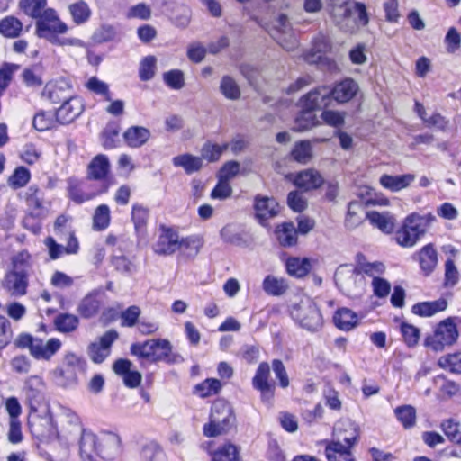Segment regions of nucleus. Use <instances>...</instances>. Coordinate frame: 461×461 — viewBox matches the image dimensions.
<instances>
[{"instance_id": "obj_1", "label": "nucleus", "mask_w": 461, "mask_h": 461, "mask_svg": "<svg viewBox=\"0 0 461 461\" xmlns=\"http://www.w3.org/2000/svg\"><path fill=\"white\" fill-rule=\"evenodd\" d=\"M121 439L113 432L95 434L83 430L79 442V454L82 461H94L99 456L111 460L120 453Z\"/></svg>"}, {"instance_id": "obj_2", "label": "nucleus", "mask_w": 461, "mask_h": 461, "mask_svg": "<svg viewBox=\"0 0 461 461\" xmlns=\"http://www.w3.org/2000/svg\"><path fill=\"white\" fill-rule=\"evenodd\" d=\"M436 221L431 213L424 215L412 212L406 216L401 227L395 232L397 244L403 248H411L426 234L430 225Z\"/></svg>"}, {"instance_id": "obj_3", "label": "nucleus", "mask_w": 461, "mask_h": 461, "mask_svg": "<svg viewBox=\"0 0 461 461\" xmlns=\"http://www.w3.org/2000/svg\"><path fill=\"white\" fill-rule=\"evenodd\" d=\"M68 30V25L62 22L56 10L49 8L38 21H36V34L40 38L46 39L56 45H77L79 40L60 39L59 34H65Z\"/></svg>"}, {"instance_id": "obj_4", "label": "nucleus", "mask_w": 461, "mask_h": 461, "mask_svg": "<svg viewBox=\"0 0 461 461\" xmlns=\"http://www.w3.org/2000/svg\"><path fill=\"white\" fill-rule=\"evenodd\" d=\"M234 421L230 404L223 400H217L212 406L210 421L203 426V434L212 438L227 433Z\"/></svg>"}, {"instance_id": "obj_5", "label": "nucleus", "mask_w": 461, "mask_h": 461, "mask_svg": "<svg viewBox=\"0 0 461 461\" xmlns=\"http://www.w3.org/2000/svg\"><path fill=\"white\" fill-rule=\"evenodd\" d=\"M292 318L302 327L311 331L322 326V316L316 303L308 296H303L291 308Z\"/></svg>"}, {"instance_id": "obj_6", "label": "nucleus", "mask_w": 461, "mask_h": 461, "mask_svg": "<svg viewBox=\"0 0 461 461\" xmlns=\"http://www.w3.org/2000/svg\"><path fill=\"white\" fill-rule=\"evenodd\" d=\"M183 246H193L194 249V252L197 251V247L194 240L181 238L177 231L171 228L162 227L161 233L157 241L152 245V249L157 255L170 256L179 251Z\"/></svg>"}, {"instance_id": "obj_7", "label": "nucleus", "mask_w": 461, "mask_h": 461, "mask_svg": "<svg viewBox=\"0 0 461 461\" xmlns=\"http://www.w3.org/2000/svg\"><path fill=\"white\" fill-rule=\"evenodd\" d=\"M458 339L456 325L447 318L438 323L434 333L425 339V346L435 352L442 351L446 347L454 345Z\"/></svg>"}, {"instance_id": "obj_8", "label": "nucleus", "mask_w": 461, "mask_h": 461, "mask_svg": "<svg viewBox=\"0 0 461 461\" xmlns=\"http://www.w3.org/2000/svg\"><path fill=\"white\" fill-rule=\"evenodd\" d=\"M337 286L348 296L355 297L363 290V276L351 265L339 266L334 275Z\"/></svg>"}, {"instance_id": "obj_9", "label": "nucleus", "mask_w": 461, "mask_h": 461, "mask_svg": "<svg viewBox=\"0 0 461 461\" xmlns=\"http://www.w3.org/2000/svg\"><path fill=\"white\" fill-rule=\"evenodd\" d=\"M83 369V360L73 353H68L64 356L61 366L53 370L52 375L59 386L68 387L77 383V375Z\"/></svg>"}, {"instance_id": "obj_10", "label": "nucleus", "mask_w": 461, "mask_h": 461, "mask_svg": "<svg viewBox=\"0 0 461 461\" xmlns=\"http://www.w3.org/2000/svg\"><path fill=\"white\" fill-rule=\"evenodd\" d=\"M171 351V343L166 339H152L142 343H134L131 347L132 355L152 361L165 359Z\"/></svg>"}, {"instance_id": "obj_11", "label": "nucleus", "mask_w": 461, "mask_h": 461, "mask_svg": "<svg viewBox=\"0 0 461 461\" xmlns=\"http://www.w3.org/2000/svg\"><path fill=\"white\" fill-rule=\"evenodd\" d=\"M272 36L287 51L295 50L298 45L296 36L292 30L287 16L285 14L279 15L276 20Z\"/></svg>"}, {"instance_id": "obj_12", "label": "nucleus", "mask_w": 461, "mask_h": 461, "mask_svg": "<svg viewBox=\"0 0 461 461\" xmlns=\"http://www.w3.org/2000/svg\"><path fill=\"white\" fill-rule=\"evenodd\" d=\"M43 97L53 104L64 102L72 96V86L69 80L59 78L46 84L43 92Z\"/></svg>"}, {"instance_id": "obj_13", "label": "nucleus", "mask_w": 461, "mask_h": 461, "mask_svg": "<svg viewBox=\"0 0 461 461\" xmlns=\"http://www.w3.org/2000/svg\"><path fill=\"white\" fill-rule=\"evenodd\" d=\"M29 274L21 270H11L5 274L3 280V287L14 297H21L26 294Z\"/></svg>"}, {"instance_id": "obj_14", "label": "nucleus", "mask_w": 461, "mask_h": 461, "mask_svg": "<svg viewBox=\"0 0 461 461\" xmlns=\"http://www.w3.org/2000/svg\"><path fill=\"white\" fill-rule=\"evenodd\" d=\"M117 337L116 331L109 330L98 341L91 343L88 347L91 360L97 364L102 363L110 355V348Z\"/></svg>"}, {"instance_id": "obj_15", "label": "nucleus", "mask_w": 461, "mask_h": 461, "mask_svg": "<svg viewBox=\"0 0 461 461\" xmlns=\"http://www.w3.org/2000/svg\"><path fill=\"white\" fill-rule=\"evenodd\" d=\"M330 104V89L327 86H320L309 92L300 100L302 109L313 112Z\"/></svg>"}, {"instance_id": "obj_16", "label": "nucleus", "mask_w": 461, "mask_h": 461, "mask_svg": "<svg viewBox=\"0 0 461 461\" xmlns=\"http://www.w3.org/2000/svg\"><path fill=\"white\" fill-rule=\"evenodd\" d=\"M333 438L331 442L345 443V446L353 447L357 442L358 430L351 420H339L334 426Z\"/></svg>"}, {"instance_id": "obj_17", "label": "nucleus", "mask_w": 461, "mask_h": 461, "mask_svg": "<svg viewBox=\"0 0 461 461\" xmlns=\"http://www.w3.org/2000/svg\"><path fill=\"white\" fill-rule=\"evenodd\" d=\"M83 110L82 100L77 96H71L56 111L57 120L62 124L69 123L77 118Z\"/></svg>"}, {"instance_id": "obj_18", "label": "nucleus", "mask_w": 461, "mask_h": 461, "mask_svg": "<svg viewBox=\"0 0 461 461\" xmlns=\"http://www.w3.org/2000/svg\"><path fill=\"white\" fill-rule=\"evenodd\" d=\"M61 341L56 338H51L47 341L38 339L32 345L30 354L37 360L50 361L61 348Z\"/></svg>"}, {"instance_id": "obj_19", "label": "nucleus", "mask_w": 461, "mask_h": 461, "mask_svg": "<svg viewBox=\"0 0 461 461\" xmlns=\"http://www.w3.org/2000/svg\"><path fill=\"white\" fill-rule=\"evenodd\" d=\"M323 183V176L319 171L312 168L299 172L294 179V184L304 191L317 189L321 187Z\"/></svg>"}, {"instance_id": "obj_20", "label": "nucleus", "mask_w": 461, "mask_h": 461, "mask_svg": "<svg viewBox=\"0 0 461 461\" xmlns=\"http://www.w3.org/2000/svg\"><path fill=\"white\" fill-rule=\"evenodd\" d=\"M132 363L127 359H118L113 364V371L123 376V382L130 388L138 387L142 380V375L138 371H132Z\"/></svg>"}, {"instance_id": "obj_21", "label": "nucleus", "mask_w": 461, "mask_h": 461, "mask_svg": "<svg viewBox=\"0 0 461 461\" xmlns=\"http://www.w3.org/2000/svg\"><path fill=\"white\" fill-rule=\"evenodd\" d=\"M270 374V367L267 363L262 362L259 364L256 375L253 377V386L261 392L262 398L269 400L273 396V388L268 382Z\"/></svg>"}, {"instance_id": "obj_22", "label": "nucleus", "mask_w": 461, "mask_h": 461, "mask_svg": "<svg viewBox=\"0 0 461 461\" xmlns=\"http://www.w3.org/2000/svg\"><path fill=\"white\" fill-rule=\"evenodd\" d=\"M254 207L256 216L261 224H264L265 221L276 216L279 212L278 203L274 198L267 196L257 197Z\"/></svg>"}, {"instance_id": "obj_23", "label": "nucleus", "mask_w": 461, "mask_h": 461, "mask_svg": "<svg viewBox=\"0 0 461 461\" xmlns=\"http://www.w3.org/2000/svg\"><path fill=\"white\" fill-rule=\"evenodd\" d=\"M25 200L30 210V216L44 218L47 215V209L43 205L42 194L38 187L30 186L25 193Z\"/></svg>"}, {"instance_id": "obj_24", "label": "nucleus", "mask_w": 461, "mask_h": 461, "mask_svg": "<svg viewBox=\"0 0 461 461\" xmlns=\"http://www.w3.org/2000/svg\"><path fill=\"white\" fill-rule=\"evenodd\" d=\"M358 91V85L352 79H345L330 89V100L338 103H347L351 100Z\"/></svg>"}, {"instance_id": "obj_25", "label": "nucleus", "mask_w": 461, "mask_h": 461, "mask_svg": "<svg viewBox=\"0 0 461 461\" xmlns=\"http://www.w3.org/2000/svg\"><path fill=\"white\" fill-rule=\"evenodd\" d=\"M45 384L39 375L29 376L23 386V393L30 404L39 403L42 400Z\"/></svg>"}, {"instance_id": "obj_26", "label": "nucleus", "mask_w": 461, "mask_h": 461, "mask_svg": "<svg viewBox=\"0 0 461 461\" xmlns=\"http://www.w3.org/2000/svg\"><path fill=\"white\" fill-rule=\"evenodd\" d=\"M415 179V176L412 174H405L399 176H392L384 174L379 178L380 185L391 191L399 192L408 187Z\"/></svg>"}, {"instance_id": "obj_27", "label": "nucleus", "mask_w": 461, "mask_h": 461, "mask_svg": "<svg viewBox=\"0 0 461 461\" xmlns=\"http://www.w3.org/2000/svg\"><path fill=\"white\" fill-rule=\"evenodd\" d=\"M351 448L339 442H328L325 456L328 461H357Z\"/></svg>"}, {"instance_id": "obj_28", "label": "nucleus", "mask_w": 461, "mask_h": 461, "mask_svg": "<svg viewBox=\"0 0 461 461\" xmlns=\"http://www.w3.org/2000/svg\"><path fill=\"white\" fill-rule=\"evenodd\" d=\"M110 172V162L104 154L96 155L87 167V176L90 179L103 180Z\"/></svg>"}, {"instance_id": "obj_29", "label": "nucleus", "mask_w": 461, "mask_h": 461, "mask_svg": "<svg viewBox=\"0 0 461 461\" xmlns=\"http://www.w3.org/2000/svg\"><path fill=\"white\" fill-rule=\"evenodd\" d=\"M176 167H181L187 175L198 172L203 167V158L189 153L176 156L172 159Z\"/></svg>"}, {"instance_id": "obj_30", "label": "nucleus", "mask_w": 461, "mask_h": 461, "mask_svg": "<svg viewBox=\"0 0 461 461\" xmlns=\"http://www.w3.org/2000/svg\"><path fill=\"white\" fill-rule=\"evenodd\" d=\"M358 316L348 308H339L333 316L335 326L345 331L353 330L358 324Z\"/></svg>"}, {"instance_id": "obj_31", "label": "nucleus", "mask_w": 461, "mask_h": 461, "mask_svg": "<svg viewBox=\"0 0 461 461\" xmlns=\"http://www.w3.org/2000/svg\"><path fill=\"white\" fill-rule=\"evenodd\" d=\"M420 267L424 275L429 276L438 264V253L432 244H428L418 252Z\"/></svg>"}, {"instance_id": "obj_32", "label": "nucleus", "mask_w": 461, "mask_h": 461, "mask_svg": "<svg viewBox=\"0 0 461 461\" xmlns=\"http://www.w3.org/2000/svg\"><path fill=\"white\" fill-rule=\"evenodd\" d=\"M366 218L372 225L377 227L384 233H391L393 230L395 218L388 212H378L375 211L366 212Z\"/></svg>"}, {"instance_id": "obj_33", "label": "nucleus", "mask_w": 461, "mask_h": 461, "mask_svg": "<svg viewBox=\"0 0 461 461\" xmlns=\"http://www.w3.org/2000/svg\"><path fill=\"white\" fill-rule=\"evenodd\" d=\"M126 143L131 148L143 146L150 138V131L142 126H131L123 134Z\"/></svg>"}, {"instance_id": "obj_34", "label": "nucleus", "mask_w": 461, "mask_h": 461, "mask_svg": "<svg viewBox=\"0 0 461 461\" xmlns=\"http://www.w3.org/2000/svg\"><path fill=\"white\" fill-rule=\"evenodd\" d=\"M32 426L34 427L35 433H37L38 437L52 438L59 435L57 427L50 413L38 418Z\"/></svg>"}, {"instance_id": "obj_35", "label": "nucleus", "mask_w": 461, "mask_h": 461, "mask_svg": "<svg viewBox=\"0 0 461 461\" xmlns=\"http://www.w3.org/2000/svg\"><path fill=\"white\" fill-rule=\"evenodd\" d=\"M262 286L267 294L273 296H280L284 294L289 287L288 283L285 278L271 275L265 277Z\"/></svg>"}, {"instance_id": "obj_36", "label": "nucleus", "mask_w": 461, "mask_h": 461, "mask_svg": "<svg viewBox=\"0 0 461 461\" xmlns=\"http://www.w3.org/2000/svg\"><path fill=\"white\" fill-rule=\"evenodd\" d=\"M276 235L283 247H290L297 242V230L292 222H285L277 226Z\"/></svg>"}, {"instance_id": "obj_37", "label": "nucleus", "mask_w": 461, "mask_h": 461, "mask_svg": "<svg viewBox=\"0 0 461 461\" xmlns=\"http://www.w3.org/2000/svg\"><path fill=\"white\" fill-rule=\"evenodd\" d=\"M19 7L26 15L37 21L50 8L47 7V0H21Z\"/></svg>"}, {"instance_id": "obj_38", "label": "nucleus", "mask_w": 461, "mask_h": 461, "mask_svg": "<svg viewBox=\"0 0 461 461\" xmlns=\"http://www.w3.org/2000/svg\"><path fill=\"white\" fill-rule=\"evenodd\" d=\"M140 456L144 461H166V455L156 441L145 442L140 449Z\"/></svg>"}, {"instance_id": "obj_39", "label": "nucleus", "mask_w": 461, "mask_h": 461, "mask_svg": "<svg viewBox=\"0 0 461 461\" xmlns=\"http://www.w3.org/2000/svg\"><path fill=\"white\" fill-rule=\"evenodd\" d=\"M311 268V261L306 258H290L286 261L287 273L298 278L305 276Z\"/></svg>"}, {"instance_id": "obj_40", "label": "nucleus", "mask_w": 461, "mask_h": 461, "mask_svg": "<svg viewBox=\"0 0 461 461\" xmlns=\"http://www.w3.org/2000/svg\"><path fill=\"white\" fill-rule=\"evenodd\" d=\"M447 306V301L440 299L434 302H423L417 303L413 305L412 312L420 316L429 317L438 312L444 311Z\"/></svg>"}, {"instance_id": "obj_41", "label": "nucleus", "mask_w": 461, "mask_h": 461, "mask_svg": "<svg viewBox=\"0 0 461 461\" xmlns=\"http://www.w3.org/2000/svg\"><path fill=\"white\" fill-rule=\"evenodd\" d=\"M68 8L73 22L77 24H82L87 22L92 14L88 4L84 0L72 3Z\"/></svg>"}, {"instance_id": "obj_42", "label": "nucleus", "mask_w": 461, "mask_h": 461, "mask_svg": "<svg viewBox=\"0 0 461 461\" xmlns=\"http://www.w3.org/2000/svg\"><path fill=\"white\" fill-rule=\"evenodd\" d=\"M22 30V22L14 16H6L0 21V34L5 37L16 38Z\"/></svg>"}, {"instance_id": "obj_43", "label": "nucleus", "mask_w": 461, "mask_h": 461, "mask_svg": "<svg viewBox=\"0 0 461 461\" xmlns=\"http://www.w3.org/2000/svg\"><path fill=\"white\" fill-rule=\"evenodd\" d=\"M59 122L56 113L41 111L37 113L32 121L33 127L39 131H44L54 128Z\"/></svg>"}, {"instance_id": "obj_44", "label": "nucleus", "mask_w": 461, "mask_h": 461, "mask_svg": "<svg viewBox=\"0 0 461 461\" xmlns=\"http://www.w3.org/2000/svg\"><path fill=\"white\" fill-rule=\"evenodd\" d=\"M221 386L220 380L216 378H207L194 386V393L201 398L209 397L218 393Z\"/></svg>"}, {"instance_id": "obj_45", "label": "nucleus", "mask_w": 461, "mask_h": 461, "mask_svg": "<svg viewBox=\"0 0 461 461\" xmlns=\"http://www.w3.org/2000/svg\"><path fill=\"white\" fill-rule=\"evenodd\" d=\"M397 420L404 429H411L416 424V410L411 405H402L394 410Z\"/></svg>"}, {"instance_id": "obj_46", "label": "nucleus", "mask_w": 461, "mask_h": 461, "mask_svg": "<svg viewBox=\"0 0 461 461\" xmlns=\"http://www.w3.org/2000/svg\"><path fill=\"white\" fill-rule=\"evenodd\" d=\"M111 221L110 209L106 204L96 207L93 214V230L100 231L108 228Z\"/></svg>"}, {"instance_id": "obj_47", "label": "nucleus", "mask_w": 461, "mask_h": 461, "mask_svg": "<svg viewBox=\"0 0 461 461\" xmlns=\"http://www.w3.org/2000/svg\"><path fill=\"white\" fill-rule=\"evenodd\" d=\"M319 124V120L312 111L302 109V112L295 118L294 130L304 131Z\"/></svg>"}, {"instance_id": "obj_48", "label": "nucleus", "mask_w": 461, "mask_h": 461, "mask_svg": "<svg viewBox=\"0 0 461 461\" xmlns=\"http://www.w3.org/2000/svg\"><path fill=\"white\" fill-rule=\"evenodd\" d=\"M291 155L293 158L302 164H306L310 161L312 158V146L309 141L303 140L297 142L292 152Z\"/></svg>"}, {"instance_id": "obj_49", "label": "nucleus", "mask_w": 461, "mask_h": 461, "mask_svg": "<svg viewBox=\"0 0 461 461\" xmlns=\"http://www.w3.org/2000/svg\"><path fill=\"white\" fill-rule=\"evenodd\" d=\"M221 239L228 243L241 246L245 243L242 233L240 229L234 224H228L221 230Z\"/></svg>"}, {"instance_id": "obj_50", "label": "nucleus", "mask_w": 461, "mask_h": 461, "mask_svg": "<svg viewBox=\"0 0 461 461\" xmlns=\"http://www.w3.org/2000/svg\"><path fill=\"white\" fill-rule=\"evenodd\" d=\"M362 212H364V211L359 203H349L348 214L345 221L347 228L354 229L357 227L363 221Z\"/></svg>"}, {"instance_id": "obj_51", "label": "nucleus", "mask_w": 461, "mask_h": 461, "mask_svg": "<svg viewBox=\"0 0 461 461\" xmlns=\"http://www.w3.org/2000/svg\"><path fill=\"white\" fill-rule=\"evenodd\" d=\"M85 86L92 93L101 95L106 101H111V94L108 85L98 79L96 77H90L85 84Z\"/></svg>"}, {"instance_id": "obj_52", "label": "nucleus", "mask_w": 461, "mask_h": 461, "mask_svg": "<svg viewBox=\"0 0 461 461\" xmlns=\"http://www.w3.org/2000/svg\"><path fill=\"white\" fill-rule=\"evenodd\" d=\"M239 450L233 444H226L212 454V461H238Z\"/></svg>"}, {"instance_id": "obj_53", "label": "nucleus", "mask_w": 461, "mask_h": 461, "mask_svg": "<svg viewBox=\"0 0 461 461\" xmlns=\"http://www.w3.org/2000/svg\"><path fill=\"white\" fill-rule=\"evenodd\" d=\"M440 427L451 442L461 444L460 424L457 421L454 419H448L443 420Z\"/></svg>"}, {"instance_id": "obj_54", "label": "nucleus", "mask_w": 461, "mask_h": 461, "mask_svg": "<svg viewBox=\"0 0 461 461\" xmlns=\"http://www.w3.org/2000/svg\"><path fill=\"white\" fill-rule=\"evenodd\" d=\"M30 178V171L24 167H19L8 178V185L14 189H18L25 186Z\"/></svg>"}, {"instance_id": "obj_55", "label": "nucleus", "mask_w": 461, "mask_h": 461, "mask_svg": "<svg viewBox=\"0 0 461 461\" xmlns=\"http://www.w3.org/2000/svg\"><path fill=\"white\" fill-rule=\"evenodd\" d=\"M330 49V41L325 36H320L316 38L312 47V55L308 57L309 62L314 63L319 62L322 55L325 54Z\"/></svg>"}, {"instance_id": "obj_56", "label": "nucleus", "mask_w": 461, "mask_h": 461, "mask_svg": "<svg viewBox=\"0 0 461 461\" xmlns=\"http://www.w3.org/2000/svg\"><path fill=\"white\" fill-rule=\"evenodd\" d=\"M220 88L222 95L228 99L236 100L240 96V87L230 77H223Z\"/></svg>"}, {"instance_id": "obj_57", "label": "nucleus", "mask_w": 461, "mask_h": 461, "mask_svg": "<svg viewBox=\"0 0 461 461\" xmlns=\"http://www.w3.org/2000/svg\"><path fill=\"white\" fill-rule=\"evenodd\" d=\"M227 145H218V144H212V143H206L203 145L202 150H201V158L203 159H206L209 162H214L217 161L222 152L227 149Z\"/></svg>"}, {"instance_id": "obj_58", "label": "nucleus", "mask_w": 461, "mask_h": 461, "mask_svg": "<svg viewBox=\"0 0 461 461\" xmlns=\"http://www.w3.org/2000/svg\"><path fill=\"white\" fill-rule=\"evenodd\" d=\"M357 269L359 273H362L373 277H379L384 270L385 267L382 262L375 261V262H366V261H359Z\"/></svg>"}, {"instance_id": "obj_59", "label": "nucleus", "mask_w": 461, "mask_h": 461, "mask_svg": "<svg viewBox=\"0 0 461 461\" xmlns=\"http://www.w3.org/2000/svg\"><path fill=\"white\" fill-rule=\"evenodd\" d=\"M348 15L353 16L358 23L366 25L368 23V15L366 5L359 2L348 4L346 7Z\"/></svg>"}, {"instance_id": "obj_60", "label": "nucleus", "mask_w": 461, "mask_h": 461, "mask_svg": "<svg viewBox=\"0 0 461 461\" xmlns=\"http://www.w3.org/2000/svg\"><path fill=\"white\" fill-rule=\"evenodd\" d=\"M55 325L59 331L70 332L77 329L78 319L73 314H61L56 318Z\"/></svg>"}, {"instance_id": "obj_61", "label": "nucleus", "mask_w": 461, "mask_h": 461, "mask_svg": "<svg viewBox=\"0 0 461 461\" xmlns=\"http://www.w3.org/2000/svg\"><path fill=\"white\" fill-rule=\"evenodd\" d=\"M438 365L444 369L461 374V352L441 357Z\"/></svg>"}, {"instance_id": "obj_62", "label": "nucleus", "mask_w": 461, "mask_h": 461, "mask_svg": "<svg viewBox=\"0 0 461 461\" xmlns=\"http://www.w3.org/2000/svg\"><path fill=\"white\" fill-rule=\"evenodd\" d=\"M157 59L154 56L145 57L140 66V77L143 81L151 79L155 75Z\"/></svg>"}, {"instance_id": "obj_63", "label": "nucleus", "mask_w": 461, "mask_h": 461, "mask_svg": "<svg viewBox=\"0 0 461 461\" xmlns=\"http://www.w3.org/2000/svg\"><path fill=\"white\" fill-rule=\"evenodd\" d=\"M98 308L99 302L94 296L88 295L82 300L78 311L82 316L90 318L97 313Z\"/></svg>"}, {"instance_id": "obj_64", "label": "nucleus", "mask_w": 461, "mask_h": 461, "mask_svg": "<svg viewBox=\"0 0 461 461\" xmlns=\"http://www.w3.org/2000/svg\"><path fill=\"white\" fill-rule=\"evenodd\" d=\"M401 331L404 342L408 347H414L418 344L420 339V330L413 325L402 323L401 325Z\"/></svg>"}]
</instances>
